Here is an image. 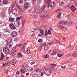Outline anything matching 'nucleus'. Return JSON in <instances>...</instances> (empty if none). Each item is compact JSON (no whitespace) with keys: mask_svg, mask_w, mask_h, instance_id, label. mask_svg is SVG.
I'll return each mask as SVG.
<instances>
[{"mask_svg":"<svg viewBox=\"0 0 77 77\" xmlns=\"http://www.w3.org/2000/svg\"><path fill=\"white\" fill-rule=\"evenodd\" d=\"M45 35L47 36L48 35V32L46 31L45 32Z\"/></svg>","mask_w":77,"mask_h":77,"instance_id":"nucleus-45","label":"nucleus"},{"mask_svg":"<svg viewBox=\"0 0 77 77\" xmlns=\"http://www.w3.org/2000/svg\"><path fill=\"white\" fill-rule=\"evenodd\" d=\"M17 56H18V57H22L23 54H22L21 53H19L17 54Z\"/></svg>","mask_w":77,"mask_h":77,"instance_id":"nucleus-15","label":"nucleus"},{"mask_svg":"<svg viewBox=\"0 0 77 77\" xmlns=\"http://www.w3.org/2000/svg\"><path fill=\"white\" fill-rule=\"evenodd\" d=\"M6 62V60H3V63H5Z\"/></svg>","mask_w":77,"mask_h":77,"instance_id":"nucleus-46","label":"nucleus"},{"mask_svg":"<svg viewBox=\"0 0 77 77\" xmlns=\"http://www.w3.org/2000/svg\"><path fill=\"white\" fill-rule=\"evenodd\" d=\"M9 63H6V64H5L6 65H9Z\"/></svg>","mask_w":77,"mask_h":77,"instance_id":"nucleus-59","label":"nucleus"},{"mask_svg":"<svg viewBox=\"0 0 77 77\" xmlns=\"http://www.w3.org/2000/svg\"><path fill=\"white\" fill-rule=\"evenodd\" d=\"M15 4L14 3H13L11 5V8H14L15 7Z\"/></svg>","mask_w":77,"mask_h":77,"instance_id":"nucleus-28","label":"nucleus"},{"mask_svg":"<svg viewBox=\"0 0 77 77\" xmlns=\"http://www.w3.org/2000/svg\"><path fill=\"white\" fill-rule=\"evenodd\" d=\"M41 75H42V76H43V75H44V73H43V72H41Z\"/></svg>","mask_w":77,"mask_h":77,"instance_id":"nucleus-52","label":"nucleus"},{"mask_svg":"<svg viewBox=\"0 0 77 77\" xmlns=\"http://www.w3.org/2000/svg\"><path fill=\"white\" fill-rule=\"evenodd\" d=\"M44 49L45 50H47L48 49V46H46L45 47H44Z\"/></svg>","mask_w":77,"mask_h":77,"instance_id":"nucleus-39","label":"nucleus"},{"mask_svg":"<svg viewBox=\"0 0 77 77\" xmlns=\"http://www.w3.org/2000/svg\"><path fill=\"white\" fill-rule=\"evenodd\" d=\"M61 10L60 9H58L57 10V11H60Z\"/></svg>","mask_w":77,"mask_h":77,"instance_id":"nucleus-61","label":"nucleus"},{"mask_svg":"<svg viewBox=\"0 0 77 77\" xmlns=\"http://www.w3.org/2000/svg\"><path fill=\"white\" fill-rule=\"evenodd\" d=\"M55 5V3L54 1H52L48 4V8H53Z\"/></svg>","mask_w":77,"mask_h":77,"instance_id":"nucleus-3","label":"nucleus"},{"mask_svg":"<svg viewBox=\"0 0 77 77\" xmlns=\"http://www.w3.org/2000/svg\"><path fill=\"white\" fill-rule=\"evenodd\" d=\"M9 21H10V22H11V23H13V22H14V21H15V18H13L12 17L10 16L9 19Z\"/></svg>","mask_w":77,"mask_h":77,"instance_id":"nucleus-8","label":"nucleus"},{"mask_svg":"<svg viewBox=\"0 0 77 77\" xmlns=\"http://www.w3.org/2000/svg\"><path fill=\"white\" fill-rule=\"evenodd\" d=\"M26 52L28 54H29V53H30V50H29V49H27V51H26Z\"/></svg>","mask_w":77,"mask_h":77,"instance_id":"nucleus-32","label":"nucleus"},{"mask_svg":"<svg viewBox=\"0 0 77 77\" xmlns=\"http://www.w3.org/2000/svg\"><path fill=\"white\" fill-rule=\"evenodd\" d=\"M45 7H46V5H45L42 8L40 13H42L43 12H44V9L45 8Z\"/></svg>","mask_w":77,"mask_h":77,"instance_id":"nucleus-9","label":"nucleus"},{"mask_svg":"<svg viewBox=\"0 0 77 77\" xmlns=\"http://www.w3.org/2000/svg\"><path fill=\"white\" fill-rule=\"evenodd\" d=\"M22 67H23V68H27V64L24 63L22 64Z\"/></svg>","mask_w":77,"mask_h":77,"instance_id":"nucleus-21","label":"nucleus"},{"mask_svg":"<svg viewBox=\"0 0 77 77\" xmlns=\"http://www.w3.org/2000/svg\"><path fill=\"white\" fill-rule=\"evenodd\" d=\"M9 26L12 30H15L17 29L16 26L13 23H11L9 24Z\"/></svg>","mask_w":77,"mask_h":77,"instance_id":"nucleus-4","label":"nucleus"},{"mask_svg":"<svg viewBox=\"0 0 77 77\" xmlns=\"http://www.w3.org/2000/svg\"><path fill=\"white\" fill-rule=\"evenodd\" d=\"M61 13H59L57 16V18H60V16H61Z\"/></svg>","mask_w":77,"mask_h":77,"instance_id":"nucleus-37","label":"nucleus"},{"mask_svg":"<svg viewBox=\"0 0 77 77\" xmlns=\"http://www.w3.org/2000/svg\"><path fill=\"white\" fill-rule=\"evenodd\" d=\"M70 9L72 10V12H74L75 11L76 9H75V6L74 5H72L70 7Z\"/></svg>","mask_w":77,"mask_h":77,"instance_id":"nucleus-7","label":"nucleus"},{"mask_svg":"<svg viewBox=\"0 0 77 77\" xmlns=\"http://www.w3.org/2000/svg\"><path fill=\"white\" fill-rule=\"evenodd\" d=\"M29 5H30V4H29V3H27V2H26L25 3V4L24 5V7H25V8H28V7H29Z\"/></svg>","mask_w":77,"mask_h":77,"instance_id":"nucleus-13","label":"nucleus"},{"mask_svg":"<svg viewBox=\"0 0 77 77\" xmlns=\"http://www.w3.org/2000/svg\"><path fill=\"white\" fill-rule=\"evenodd\" d=\"M10 48L5 47L3 49V51L5 54H8V53L10 51V49H9Z\"/></svg>","mask_w":77,"mask_h":77,"instance_id":"nucleus-2","label":"nucleus"},{"mask_svg":"<svg viewBox=\"0 0 77 77\" xmlns=\"http://www.w3.org/2000/svg\"><path fill=\"white\" fill-rule=\"evenodd\" d=\"M49 56L48 55H46L45 56V58H48V57Z\"/></svg>","mask_w":77,"mask_h":77,"instance_id":"nucleus-48","label":"nucleus"},{"mask_svg":"<svg viewBox=\"0 0 77 77\" xmlns=\"http://www.w3.org/2000/svg\"><path fill=\"white\" fill-rule=\"evenodd\" d=\"M51 32L50 30L49 29L48 30V35H51Z\"/></svg>","mask_w":77,"mask_h":77,"instance_id":"nucleus-36","label":"nucleus"},{"mask_svg":"<svg viewBox=\"0 0 77 77\" xmlns=\"http://www.w3.org/2000/svg\"><path fill=\"white\" fill-rule=\"evenodd\" d=\"M26 21H27V20L26 19L23 20V24H24L26 23Z\"/></svg>","mask_w":77,"mask_h":77,"instance_id":"nucleus-31","label":"nucleus"},{"mask_svg":"<svg viewBox=\"0 0 77 77\" xmlns=\"http://www.w3.org/2000/svg\"><path fill=\"white\" fill-rule=\"evenodd\" d=\"M17 32L15 31H14L12 32L11 34V36H12V37L14 38V37L17 36Z\"/></svg>","mask_w":77,"mask_h":77,"instance_id":"nucleus-5","label":"nucleus"},{"mask_svg":"<svg viewBox=\"0 0 77 77\" xmlns=\"http://www.w3.org/2000/svg\"><path fill=\"white\" fill-rule=\"evenodd\" d=\"M57 56H58V57H62V55L60 54H57Z\"/></svg>","mask_w":77,"mask_h":77,"instance_id":"nucleus-34","label":"nucleus"},{"mask_svg":"<svg viewBox=\"0 0 77 77\" xmlns=\"http://www.w3.org/2000/svg\"><path fill=\"white\" fill-rule=\"evenodd\" d=\"M19 2L20 3H21H21H23V0H20V1Z\"/></svg>","mask_w":77,"mask_h":77,"instance_id":"nucleus-44","label":"nucleus"},{"mask_svg":"<svg viewBox=\"0 0 77 77\" xmlns=\"http://www.w3.org/2000/svg\"><path fill=\"white\" fill-rule=\"evenodd\" d=\"M35 62H32L30 64L31 65H33V64H35Z\"/></svg>","mask_w":77,"mask_h":77,"instance_id":"nucleus-41","label":"nucleus"},{"mask_svg":"<svg viewBox=\"0 0 77 77\" xmlns=\"http://www.w3.org/2000/svg\"><path fill=\"white\" fill-rule=\"evenodd\" d=\"M2 1H0V5L1 6L2 5Z\"/></svg>","mask_w":77,"mask_h":77,"instance_id":"nucleus-54","label":"nucleus"},{"mask_svg":"<svg viewBox=\"0 0 77 77\" xmlns=\"http://www.w3.org/2000/svg\"><path fill=\"white\" fill-rule=\"evenodd\" d=\"M16 11H14V10H12V14H14V15H15V14H16Z\"/></svg>","mask_w":77,"mask_h":77,"instance_id":"nucleus-30","label":"nucleus"},{"mask_svg":"<svg viewBox=\"0 0 77 77\" xmlns=\"http://www.w3.org/2000/svg\"><path fill=\"white\" fill-rule=\"evenodd\" d=\"M17 62H18V60L16 59L14 60V63H13L12 65H16V63H17Z\"/></svg>","mask_w":77,"mask_h":77,"instance_id":"nucleus-29","label":"nucleus"},{"mask_svg":"<svg viewBox=\"0 0 77 77\" xmlns=\"http://www.w3.org/2000/svg\"><path fill=\"white\" fill-rule=\"evenodd\" d=\"M21 19V17H18L17 19H16V21H18L19 20H20Z\"/></svg>","mask_w":77,"mask_h":77,"instance_id":"nucleus-26","label":"nucleus"},{"mask_svg":"<svg viewBox=\"0 0 77 77\" xmlns=\"http://www.w3.org/2000/svg\"><path fill=\"white\" fill-rule=\"evenodd\" d=\"M51 50H49L48 51V53H51Z\"/></svg>","mask_w":77,"mask_h":77,"instance_id":"nucleus-64","label":"nucleus"},{"mask_svg":"<svg viewBox=\"0 0 77 77\" xmlns=\"http://www.w3.org/2000/svg\"><path fill=\"white\" fill-rule=\"evenodd\" d=\"M31 71H33V68H32L30 69Z\"/></svg>","mask_w":77,"mask_h":77,"instance_id":"nucleus-62","label":"nucleus"},{"mask_svg":"<svg viewBox=\"0 0 77 77\" xmlns=\"http://www.w3.org/2000/svg\"><path fill=\"white\" fill-rule=\"evenodd\" d=\"M72 56L73 57H77V52L73 53L72 54Z\"/></svg>","mask_w":77,"mask_h":77,"instance_id":"nucleus-23","label":"nucleus"},{"mask_svg":"<svg viewBox=\"0 0 77 77\" xmlns=\"http://www.w3.org/2000/svg\"><path fill=\"white\" fill-rule=\"evenodd\" d=\"M59 5L60 6H62L64 5V3L63 2H60L59 4Z\"/></svg>","mask_w":77,"mask_h":77,"instance_id":"nucleus-25","label":"nucleus"},{"mask_svg":"<svg viewBox=\"0 0 77 77\" xmlns=\"http://www.w3.org/2000/svg\"><path fill=\"white\" fill-rule=\"evenodd\" d=\"M6 60H8V59H9V57H7L6 58Z\"/></svg>","mask_w":77,"mask_h":77,"instance_id":"nucleus-60","label":"nucleus"},{"mask_svg":"<svg viewBox=\"0 0 77 77\" xmlns=\"http://www.w3.org/2000/svg\"><path fill=\"white\" fill-rule=\"evenodd\" d=\"M40 32L42 35H44V30L41 29V30H40Z\"/></svg>","mask_w":77,"mask_h":77,"instance_id":"nucleus-19","label":"nucleus"},{"mask_svg":"<svg viewBox=\"0 0 77 77\" xmlns=\"http://www.w3.org/2000/svg\"><path fill=\"white\" fill-rule=\"evenodd\" d=\"M14 24L17 27H19L20 26V22L17 21V22H15Z\"/></svg>","mask_w":77,"mask_h":77,"instance_id":"nucleus-6","label":"nucleus"},{"mask_svg":"<svg viewBox=\"0 0 77 77\" xmlns=\"http://www.w3.org/2000/svg\"><path fill=\"white\" fill-rule=\"evenodd\" d=\"M21 45V44H19V45L17 44V45H16L12 49V50H14L16 48H17L18 47H20Z\"/></svg>","mask_w":77,"mask_h":77,"instance_id":"nucleus-11","label":"nucleus"},{"mask_svg":"<svg viewBox=\"0 0 77 77\" xmlns=\"http://www.w3.org/2000/svg\"><path fill=\"white\" fill-rule=\"evenodd\" d=\"M52 66H56L57 65V64H52Z\"/></svg>","mask_w":77,"mask_h":77,"instance_id":"nucleus-57","label":"nucleus"},{"mask_svg":"<svg viewBox=\"0 0 77 77\" xmlns=\"http://www.w3.org/2000/svg\"><path fill=\"white\" fill-rule=\"evenodd\" d=\"M61 68H62V69H65V67H63V66H61Z\"/></svg>","mask_w":77,"mask_h":77,"instance_id":"nucleus-53","label":"nucleus"},{"mask_svg":"<svg viewBox=\"0 0 77 77\" xmlns=\"http://www.w3.org/2000/svg\"><path fill=\"white\" fill-rule=\"evenodd\" d=\"M59 27H60V28H61L62 30V29H65V26L61 25H59Z\"/></svg>","mask_w":77,"mask_h":77,"instance_id":"nucleus-24","label":"nucleus"},{"mask_svg":"<svg viewBox=\"0 0 77 77\" xmlns=\"http://www.w3.org/2000/svg\"><path fill=\"white\" fill-rule=\"evenodd\" d=\"M38 36H40V37H42V35L41 34H38Z\"/></svg>","mask_w":77,"mask_h":77,"instance_id":"nucleus-51","label":"nucleus"},{"mask_svg":"<svg viewBox=\"0 0 77 77\" xmlns=\"http://www.w3.org/2000/svg\"><path fill=\"white\" fill-rule=\"evenodd\" d=\"M42 47L41 46L39 47V48H38L39 50L40 51L42 49Z\"/></svg>","mask_w":77,"mask_h":77,"instance_id":"nucleus-43","label":"nucleus"},{"mask_svg":"<svg viewBox=\"0 0 77 77\" xmlns=\"http://www.w3.org/2000/svg\"><path fill=\"white\" fill-rule=\"evenodd\" d=\"M47 68H48V71H49L50 72V68L49 67H48Z\"/></svg>","mask_w":77,"mask_h":77,"instance_id":"nucleus-49","label":"nucleus"},{"mask_svg":"<svg viewBox=\"0 0 77 77\" xmlns=\"http://www.w3.org/2000/svg\"><path fill=\"white\" fill-rule=\"evenodd\" d=\"M8 3V0H4L3 1V4L4 5H7Z\"/></svg>","mask_w":77,"mask_h":77,"instance_id":"nucleus-16","label":"nucleus"},{"mask_svg":"<svg viewBox=\"0 0 77 77\" xmlns=\"http://www.w3.org/2000/svg\"><path fill=\"white\" fill-rule=\"evenodd\" d=\"M14 41H15V42H17V41H18V38H17L16 37V38H14Z\"/></svg>","mask_w":77,"mask_h":77,"instance_id":"nucleus-33","label":"nucleus"},{"mask_svg":"<svg viewBox=\"0 0 77 77\" xmlns=\"http://www.w3.org/2000/svg\"><path fill=\"white\" fill-rule=\"evenodd\" d=\"M36 72H39V69L38 68H37L36 69Z\"/></svg>","mask_w":77,"mask_h":77,"instance_id":"nucleus-42","label":"nucleus"},{"mask_svg":"<svg viewBox=\"0 0 77 77\" xmlns=\"http://www.w3.org/2000/svg\"><path fill=\"white\" fill-rule=\"evenodd\" d=\"M63 39L64 41H66V38H65V37H63Z\"/></svg>","mask_w":77,"mask_h":77,"instance_id":"nucleus-55","label":"nucleus"},{"mask_svg":"<svg viewBox=\"0 0 77 77\" xmlns=\"http://www.w3.org/2000/svg\"><path fill=\"white\" fill-rule=\"evenodd\" d=\"M7 47L8 48H11V47L12 45V39L11 38H9L7 40Z\"/></svg>","mask_w":77,"mask_h":77,"instance_id":"nucleus-1","label":"nucleus"},{"mask_svg":"<svg viewBox=\"0 0 77 77\" xmlns=\"http://www.w3.org/2000/svg\"><path fill=\"white\" fill-rule=\"evenodd\" d=\"M1 56L0 60H2L4 59V57H5V55L3 54V53L2 52H1Z\"/></svg>","mask_w":77,"mask_h":77,"instance_id":"nucleus-12","label":"nucleus"},{"mask_svg":"<svg viewBox=\"0 0 77 77\" xmlns=\"http://www.w3.org/2000/svg\"><path fill=\"white\" fill-rule=\"evenodd\" d=\"M42 39V38L38 40V42H42V41L41 40Z\"/></svg>","mask_w":77,"mask_h":77,"instance_id":"nucleus-40","label":"nucleus"},{"mask_svg":"<svg viewBox=\"0 0 77 77\" xmlns=\"http://www.w3.org/2000/svg\"><path fill=\"white\" fill-rule=\"evenodd\" d=\"M8 70H6L5 71V74H8Z\"/></svg>","mask_w":77,"mask_h":77,"instance_id":"nucleus-50","label":"nucleus"},{"mask_svg":"<svg viewBox=\"0 0 77 77\" xmlns=\"http://www.w3.org/2000/svg\"><path fill=\"white\" fill-rule=\"evenodd\" d=\"M59 23L60 24H66L67 23V22L66 21H61Z\"/></svg>","mask_w":77,"mask_h":77,"instance_id":"nucleus-10","label":"nucleus"},{"mask_svg":"<svg viewBox=\"0 0 77 77\" xmlns=\"http://www.w3.org/2000/svg\"><path fill=\"white\" fill-rule=\"evenodd\" d=\"M10 54H12V56H14V55H15L16 54L15 52H14L11 53Z\"/></svg>","mask_w":77,"mask_h":77,"instance_id":"nucleus-38","label":"nucleus"},{"mask_svg":"<svg viewBox=\"0 0 77 77\" xmlns=\"http://www.w3.org/2000/svg\"><path fill=\"white\" fill-rule=\"evenodd\" d=\"M41 18L44 19L48 17V15L46 14V15H44L43 16H41Z\"/></svg>","mask_w":77,"mask_h":77,"instance_id":"nucleus-14","label":"nucleus"},{"mask_svg":"<svg viewBox=\"0 0 77 77\" xmlns=\"http://www.w3.org/2000/svg\"><path fill=\"white\" fill-rule=\"evenodd\" d=\"M17 6L18 8V9H20L21 12H23V10L22 9V8H21V7H20V5H17Z\"/></svg>","mask_w":77,"mask_h":77,"instance_id":"nucleus-20","label":"nucleus"},{"mask_svg":"<svg viewBox=\"0 0 77 77\" xmlns=\"http://www.w3.org/2000/svg\"><path fill=\"white\" fill-rule=\"evenodd\" d=\"M16 74H17V75H19V74H20V72L19 71H17L16 72Z\"/></svg>","mask_w":77,"mask_h":77,"instance_id":"nucleus-47","label":"nucleus"},{"mask_svg":"<svg viewBox=\"0 0 77 77\" xmlns=\"http://www.w3.org/2000/svg\"><path fill=\"white\" fill-rule=\"evenodd\" d=\"M20 71L22 73H25V71H26V69H22L20 70Z\"/></svg>","mask_w":77,"mask_h":77,"instance_id":"nucleus-18","label":"nucleus"},{"mask_svg":"<svg viewBox=\"0 0 77 77\" xmlns=\"http://www.w3.org/2000/svg\"><path fill=\"white\" fill-rule=\"evenodd\" d=\"M36 77V75L34 74L33 75V77Z\"/></svg>","mask_w":77,"mask_h":77,"instance_id":"nucleus-56","label":"nucleus"},{"mask_svg":"<svg viewBox=\"0 0 77 77\" xmlns=\"http://www.w3.org/2000/svg\"><path fill=\"white\" fill-rule=\"evenodd\" d=\"M48 67H43V69H45L46 71H48Z\"/></svg>","mask_w":77,"mask_h":77,"instance_id":"nucleus-35","label":"nucleus"},{"mask_svg":"<svg viewBox=\"0 0 77 77\" xmlns=\"http://www.w3.org/2000/svg\"><path fill=\"white\" fill-rule=\"evenodd\" d=\"M45 45H46V43L45 42L44 43H42L41 44V46L42 47H44Z\"/></svg>","mask_w":77,"mask_h":77,"instance_id":"nucleus-22","label":"nucleus"},{"mask_svg":"<svg viewBox=\"0 0 77 77\" xmlns=\"http://www.w3.org/2000/svg\"><path fill=\"white\" fill-rule=\"evenodd\" d=\"M11 12H12V9L11 7L10 8L8 9V12L9 14H10L11 13Z\"/></svg>","mask_w":77,"mask_h":77,"instance_id":"nucleus-17","label":"nucleus"},{"mask_svg":"<svg viewBox=\"0 0 77 77\" xmlns=\"http://www.w3.org/2000/svg\"><path fill=\"white\" fill-rule=\"evenodd\" d=\"M68 25L69 26H72L73 23L72 22H69L68 23Z\"/></svg>","mask_w":77,"mask_h":77,"instance_id":"nucleus-27","label":"nucleus"},{"mask_svg":"<svg viewBox=\"0 0 77 77\" xmlns=\"http://www.w3.org/2000/svg\"><path fill=\"white\" fill-rule=\"evenodd\" d=\"M29 75V73L28 72L26 74V75Z\"/></svg>","mask_w":77,"mask_h":77,"instance_id":"nucleus-58","label":"nucleus"},{"mask_svg":"<svg viewBox=\"0 0 77 77\" xmlns=\"http://www.w3.org/2000/svg\"><path fill=\"white\" fill-rule=\"evenodd\" d=\"M14 11H17V9H16V8L14 9L13 10Z\"/></svg>","mask_w":77,"mask_h":77,"instance_id":"nucleus-63","label":"nucleus"}]
</instances>
